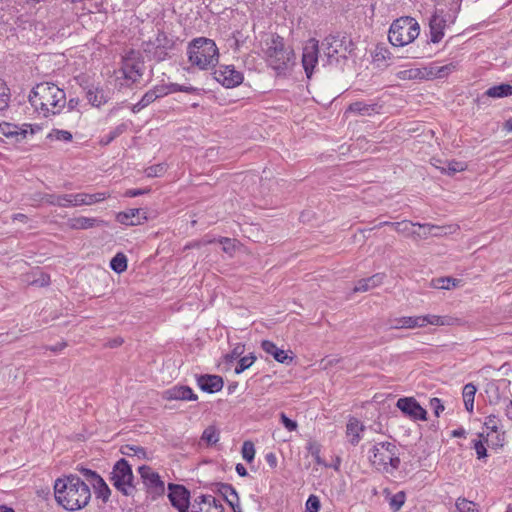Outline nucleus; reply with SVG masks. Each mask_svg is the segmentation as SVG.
Listing matches in <instances>:
<instances>
[{
    "instance_id": "nucleus-1",
    "label": "nucleus",
    "mask_w": 512,
    "mask_h": 512,
    "mask_svg": "<svg viewBox=\"0 0 512 512\" xmlns=\"http://www.w3.org/2000/svg\"><path fill=\"white\" fill-rule=\"evenodd\" d=\"M54 495L56 502L68 511L86 507L91 499L88 484L73 474L55 480Z\"/></svg>"
},
{
    "instance_id": "nucleus-2",
    "label": "nucleus",
    "mask_w": 512,
    "mask_h": 512,
    "mask_svg": "<svg viewBox=\"0 0 512 512\" xmlns=\"http://www.w3.org/2000/svg\"><path fill=\"white\" fill-rule=\"evenodd\" d=\"M29 102L44 117L59 114L67 103L64 90L51 82L37 84L29 94Z\"/></svg>"
},
{
    "instance_id": "nucleus-3",
    "label": "nucleus",
    "mask_w": 512,
    "mask_h": 512,
    "mask_svg": "<svg viewBox=\"0 0 512 512\" xmlns=\"http://www.w3.org/2000/svg\"><path fill=\"white\" fill-rule=\"evenodd\" d=\"M187 54L189 62L201 70L214 67L219 57L215 42L204 37L194 39L188 46Z\"/></svg>"
},
{
    "instance_id": "nucleus-4",
    "label": "nucleus",
    "mask_w": 512,
    "mask_h": 512,
    "mask_svg": "<svg viewBox=\"0 0 512 512\" xmlns=\"http://www.w3.org/2000/svg\"><path fill=\"white\" fill-rule=\"evenodd\" d=\"M371 453L369 461L378 470L388 473L400 466L398 448L391 442L376 443L371 448Z\"/></svg>"
},
{
    "instance_id": "nucleus-5",
    "label": "nucleus",
    "mask_w": 512,
    "mask_h": 512,
    "mask_svg": "<svg viewBox=\"0 0 512 512\" xmlns=\"http://www.w3.org/2000/svg\"><path fill=\"white\" fill-rule=\"evenodd\" d=\"M419 33L420 27L414 18L401 17L391 24L388 39L393 46H405L413 42Z\"/></svg>"
},
{
    "instance_id": "nucleus-6",
    "label": "nucleus",
    "mask_w": 512,
    "mask_h": 512,
    "mask_svg": "<svg viewBox=\"0 0 512 512\" xmlns=\"http://www.w3.org/2000/svg\"><path fill=\"white\" fill-rule=\"evenodd\" d=\"M322 46L329 65L340 64L354 50L351 38L341 34L327 36L323 40Z\"/></svg>"
},
{
    "instance_id": "nucleus-7",
    "label": "nucleus",
    "mask_w": 512,
    "mask_h": 512,
    "mask_svg": "<svg viewBox=\"0 0 512 512\" xmlns=\"http://www.w3.org/2000/svg\"><path fill=\"white\" fill-rule=\"evenodd\" d=\"M266 45V56L269 65L277 71L286 69L294 54L291 49L285 47L283 38L278 35H272L271 39L266 42Z\"/></svg>"
},
{
    "instance_id": "nucleus-8",
    "label": "nucleus",
    "mask_w": 512,
    "mask_h": 512,
    "mask_svg": "<svg viewBox=\"0 0 512 512\" xmlns=\"http://www.w3.org/2000/svg\"><path fill=\"white\" fill-rule=\"evenodd\" d=\"M110 481L125 496H133L136 492L131 465L124 458L114 464Z\"/></svg>"
},
{
    "instance_id": "nucleus-9",
    "label": "nucleus",
    "mask_w": 512,
    "mask_h": 512,
    "mask_svg": "<svg viewBox=\"0 0 512 512\" xmlns=\"http://www.w3.org/2000/svg\"><path fill=\"white\" fill-rule=\"evenodd\" d=\"M146 492L154 500L165 492V484L160 475L150 466L142 465L138 468Z\"/></svg>"
},
{
    "instance_id": "nucleus-10",
    "label": "nucleus",
    "mask_w": 512,
    "mask_h": 512,
    "mask_svg": "<svg viewBox=\"0 0 512 512\" xmlns=\"http://www.w3.org/2000/svg\"><path fill=\"white\" fill-rule=\"evenodd\" d=\"M191 90H194L191 87H183L178 84H172L171 88H168L166 86H156L153 89L146 92L139 102H137L133 108L132 111L134 113H137L141 111L143 108L147 107L149 104L153 103L156 99L163 97L167 95L169 92L172 91H185L190 92Z\"/></svg>"
},
{
    "instance_id": "nucleus-11",
    "label": "nucleus",
    "mask_w": 512,
    "mask_h": 512,
    "mask_svg": "<svg viewBox=\"0 0 512 512\" xmlns=\"http://www.w3.org/2000/svg\"><path fill=\"white\" fill-rule=\"evenodd\" d=\"M485 392L490 405L502 406L511 396L510 382L502 380L499 384L489 383Z\"/></svg>"
},
{
    "instance_id": "nucleus-12",
    "label": "nucleus",
    "mask_w": 512,
    "mask_h": 512,
    "mask_svg": "<svg viewBox=\"0 0 512 512\" xmlns=\"http://www.w3.org/2000/svg\"><path fill=\"white\" fill-rule=\"evenodd\" d=\"M454 20L455 16L452 17L451 15H448L447 17L444 10L437 9L429 21L431 41L433 43L440 42L444 36V29L447 22L453 23Z\"/></svg>"
},
{
    "instance_id": "nucleus-13",
    "label": "nucleus",
    "mask_w": 512,
    "mask_h": 512,
    "mask_svg": "<svg viewBox=\"0 0 512 512\" xmlns=\"http://www.w3.org/2000/svg\"><path fill=\"white\" fill-rule=\"evenodd\" d=\"M214 78L223 86L233 88L242 83L243 74L232 65H220L214 71Z\"/></svg>"
},
{
    "instance_id": "nucleus-14",
    "label": "nucleus",
    "mask_w": 512,
    "mask_h": 512,
    "mask_svg": "<svg viewBox=\"0 0 512 512\" xmlns=\"http://www.w3.org/2000/svg\"><path fill=\"white\" fill-rule=\"evenodd\" d=\"M396 407L401 410L403 414L413 420H426V410L416 401L413 397H404L398 399Z\"/></svg>"
},
{
    "instance_id": "nucleus-15",
    "label": "nucleus",
    "mask_w": 512,
    "mask_h": 512,
    "mask_svg": "<svg viewBox=\"0 0 512 512\" xmlns=\"http://www.w3.org/2000/svg\"><path fill=\"white\" fill-rule=\"evenodd\" d=\"M31 127L29 124H23L22 126H18L9 122H1L0 123V133L9 139L12 143L17 144L21 143L23 140L27 138L29 131L27 128ZM30 134H34V130L31 128Z\"/></svg>"
},
{
    "instance_id": "nucleus-16",
    "label": "nucleus",
    "mask_w": 512,
    "mask_h": 512,
    "mask_svg": "<svg viewBox=\"0 0 512 512\" xmlns=\"http://www.w3.org/2000/svg\"><path fill=\"white\" fill-rule=\"evenodd\" d=\"M169 500L179 512H188L189 508V491L182 485L168 484Z\"/></svg>"
},
{
    "instance_id": "nucleus-17",
    "label": "nucleus",
    "mask_w": 512,
    "mask_h": 512,
    "mask_svg": "<svg viewBox=\"0 0 512 512\" xmlns=\"http://www.w3.org/2000/svg\"><path fill=\"white\" fill-rule=\"evenodd\" d=\"M318 41L310 39L303 48L302 64L308 78H311L316 63L318 62Z\"/></svg>"
},
{
    "instance_id": "nucleus-18",
    "label": "nucleus",
    "mask_w": 512,
    "mask_h": 512,
    "mask_svg": "<svg viewBox=\"0 0 512 512\" xmlns=\"http://www.w3.org/2000/svg\"><path fill=\"white\" fill-rule=\"evenodd\" d=\"M162 397L165 400L196 401L198 399L192 389L189 386L184 385H175L165 390Z\"/></svg>"
},
{
    "instance_id": "nucleus-19",
    "label": "nucleus",
    "mask_w": 512,
    "mask_h": 512,
    "mask_svg": "<svg viewBox=\"0 0 512 512\" xmlns=\"http://www.w3.org/2000/svg\"><path fill=\"white\" fill-rule=\"evenodd\" d=\"M116 219L123 225L136 226L147 220V217L146 212L143 209L134 208L118 213Z\"/></svg>"
},
{
    "instance_id": "nucleus-20",
    "label": "nucleus",
    "mask_w": 512,
    "mask_h": 512,
    "mask_svg": "<svg viewBox=\"0 0 512 512\" xmlns=\"http://www.w3.org/2000/svg\"><path fill=\"white\" fill-rule=\"evenodd\" d=\"M201 390L207 393H216L223 388V379L217 375H201L197 379Z\"/></svg>"
},
{
    "instance_id": "nucleus-21",
    "label": "nucleus",
    "mask_w": 512,
    "mask_h": 512,
    "mask_svg": "<svg viewBox=\"0 0 512 512\" xmlns=\"http://www.w3.org/2000/svg\"><path fill=\"white\" fill-rule=\"evenodd\" d=\"M122 73L125 79L136 82L143 74V63L126 58L123 61Z\"/></svg>"
},
{
    "instance_id": "nucleus-22",
    "label": "nucleus",
    "mask_w": 512,
    "mask_h": 512,
    "mask_svg": "<svg viewBox=\"0 0 512 512\" xmlns=\"http://www.w3.org/2000/svg\"><path fill=\"white\" fill-rule=\"evenodd\" d=\"M421 328L427 325L434 326H453L459 323V319L452 316L424 315L420 316Z\"/></svg>"
},
{
    "instance_id": "nucleus-23",
    "label": "nucleus",
    "mask_w": 512,
    "mask_h": 512,
    "mask_svg": "<svg viewBox=\"0 0 512 512\" xmlns=\"http://www.w3.org/2000/svg\"><path fill=\"white\" fill-rule=\"evenodd\" d=\"M364 430L365 426L357 418L351 417L346 425V435L349 443L357 445L361 440V433Z\"/></svg>"
},
{
    "instance_id": "nucleus-24",
    "label": "nucleus",
    "mask_w": 512,
    "mask_h": 512,
    "mask_svg": "<svg viewBox=\"0 0 512 512\" xmlns=\"http://www.w3.org/2000/svg\"><path fill=\"white\" fill-rule=\"evenodd\" d=\"M261 347L267 354L273 356V358L280 363L288 364L293 359L286 351L278 348L272 341H262Z\"/></svg>"
},
{
    "instance_id": "nucleus-25",
    "label": "nucleus",
    "mask_w": 512,
    "mask_h": 512,
    "mask_svg": "<svg viewBox=\"0 0 512 512\" xmlns=\"http://www.w3.org/2000/svg\"><path fill=\"white\" fill-rule=\"evenodd\" d=\"M219 492L225 498L227 503L230 505L233 512H242L240 503H239L238 493L232 485L221 484V486L219 488Z\"/></svg>"
},
{
    "instance_id": "nucleus-26",
    "label": "nucleus",
    "mask_w": 512,
    "mask_h": 512,
    "mask_svg": "<svg viewBox=\"0 0 512 512\" xmlns=\"http://www.w3.org/2000/svg\"><path fill=\"white\" fill-rule=\"evenodd\" d=\"M391 329L421 328L420 316H403L391 320Z\"/></svg>"
},
{
    "instance_id": "nucleus-27",
    "label": "nucleus",
    "mask_w": 512,
    "mask_h": 512,
    "mask_svg": "<svg viewBox=\"0 0 512 512\" xmlns=\"http://www.w3.org/2000/svg\"><path fill=\"white\" fill-rule=\"evenodd\" d=\"M384 279V274L377 273L369 278L359 280L355 287V292H366L374 287L379 286Z\"/></svg>"
},
{
    "instance_id": "nucleus-28",
    "label": "nucleus",
    "mask_w": 512,
    "mask_h": 512,
    "mask_svg": "<svg viewBox=\"0 0 512 512\" xmlns=\"http://www.w3.org/2000/svg\"><path fill=\"white\" fill-rule=\"evenodd\" d=\"M197 505H204L208 512H224V507L212 495H201L195 499Z\"/></svg>"
},
{
    "instance_id": "nucleus-29",
    "label": "nucleus",
    "mask_w": 512,
    "mask_h": 512,
    "mask_svg": "<svg viewBox=\"0 0 512 512\" xmlns=\"http://www.w3.org/2000/svg\"><path fill=\"white\" fill-rule=\"evenodd\" d=\"M512 95V85L502 83L500 85H495L490 87L486 90L484 93V96L491 97V98H503L508 97Z\"/></svg>"
},
{
    "instance_id": "nucleus-30",
    "label": "nucleus",
    "mask_w": 512,
    "mask_h": 512,
    "mask_svg": "<svg viewBox=\"0 0 512 512\" xmlns=\"http://www.w3.org/2000/svg\"><path fill=\"white\" fill-rule=\"evenodd\" d=\"M86 97L88 102L95 107H100L105 104L108 100L107 95L104 93L102 89L99 88H90L86 92Z\"/></svg>"
},
{
    "instance_id": "nucleus-31",
    "label": "nucleus",
    "mask_w": 512,
    "mask_h": 512,
    "mask_svg": "<svg viewBox=\"0 0 512 512\" xmlns=\"http://www.w3.org/2000/svg\"><path fill=\"white\" fill-rule=\"evenodd\" d=\"M348 111L363 116H369L372 113L377 112V106L375 104H366L364 102L357 101L349 105Z\"/></svg>"
},
{
    "instance_id": "nucleus-32",
    "label": "nucleus",
    "mask_w": 512,
    "mask_h": 512,
    "mask_svg": "<svg viewBox=\"0 0 512 512\" xmlns=\"http://www.w3.org/2000/svg\"><path fill=\"white\" fill-rule=\"evenodd\" d=\"M102 223V220H98L96 218L80 216L73 218L71 220V227L73 229H88L94 227L95 225H100Z\"/></svg>"
},
{
    "instance_id": "nucleus-33",
    "label": "nucleus",
    "mask_w": 512,
    "mask_h": 512,
    "mask_svg": "<svg viewBox=\"0 0 512 512\" xmlns=\"http://www.w3.org/2000/svg\"><path fill=\"white\" fill-rule=\"evenodd\" d=\"M121 454L127 457H137L138 459H147V452L145 448L137 445L126 444L120 448Z\"/></svg>"
},
{
    "instance_id": "nucleus-34",
    "label": "nucleus",
    "mask_w": 512,
    "mask_h": 512,
    "mask_svg": "<svg viewBox=\"0 0 512 512\" xmlns=\"http://www.w3.org/2000/svg\"><path fill=\"white\" fill-rule=\"evenodd\" d=\"M92 486L95 490L97 498H101L103 502L106 503L111 495V490L104 479L100 476L98 479H96Z\"/></svg>"
},
{
    "instance_id": "nucleus-35",
    "label": "nucleus",
    "mask_w": 512,
    "mask_h": 512,
    "mask_svg": "<svg viewBox=\"0 0 512 512\" xmlns=\"http://www.w3.org/2000/svg\"><path fill=\"white\" fill-rule=\"evenodd\" d=\"M460 280L452 278V277H440L436 279H432L430 286L435 289H446L449 290L453 287L458 286Z\"/></svg>"
},
{
    "instance_id": "nucleus-36",
    "label": "nucleus",
    "mask_w": 512,
    "mask_h": 512,
    "mask_svg": "<svg viewBox=\"0 0 512 512\" xmlns=\"http://www.w3.org/2000/svg\"><path fill=\"white\" fill-rule=\"evenodd\" d=\"M173 40L168 38V36L164 32H159L155 41L154 45L156 49H160V54H166V50H169L173 47Z\"/></svg>"
},
{
    "instance_id": "nucleus-37",
    "label": "nucleus",
    "mask_w": 512,
    "mask_h": 512,
    "mask_svg": "<svg viewBox=\"0 0 512 512\" xmlns=\"http://www.w3.org/2000/svg\"><path fill=\"white\" fill-rule=\"evenodd\" d=\"M110 267L116 273H122L127 269V258L123 253H117L110 261Z\"/></svg>"
},
{
    "instance_id": "nucleus-38",
    "label": "nucleus",
    "mask_w": 512,
    "mask_h": 512,
    "mask_svg": "<svg viewBox=\"0 0 512 512\" xmlns=\"http://www.w3.org/2000/svg\"><path fill=\"white\" fill-rule=\"evenodd\" d=\"M418 227L424 229V237L427 235L441 236L448 233L447 227L444 226H437L433 224H418Z\"/></svg>"
},
{
    "instance_id": "nucleus-39",
    "label": "nucleus",
    "mask_w": 512,
    "mask_h": 512,
    "mask_svg": "<svg viewBox=\"0 0 512 512\" xmlns=\"http://www.w3.org/2000/svg\"><path fill=\"white\" fill-rule=\"evenodd\" d=\"M406 494L404 491H399L389 498V506L393 512H398L404 505Z\"/></svg>"
},
{
    "instance_id": "nucleus-40",
    "label": "nucleus",
    "mask_w": 512,
    "mask_h": 512,
    "mask_svg": "<svg viewBox=\"0 0 512 512\" xmlns=\"http://www.w3.org/2000/svg\"><path fill=\"white\" fill-rule=\"evenodd\" d=\"M126 128H127V126L124 123L118 125L112 131H110L107 135L103 136L100 140V143L102 145L110 144L114 139H116L121 134H123L125 132Z\"/></svg>"
},
{
    "instance_id": "nucleus-41",
    "label": "nucleus",
    "mask_w": 512,
    "mask_h": 512,
    "mask_svg": "<svg viewBox=\"0 0 512 512\" xmlns=\"http://www.w3.org/2000/svg\"><path fill=\"white\" fill-rule=\"evenodd\" d=\"M419 223H412L409 221H401L391 223V227L398 233H402L404 235H414L415 232L411 230L412 226H418Z\"/></svg>"
},
{
    "instance_id": "nucleus-42",
    "label": "nucleus",
    "mask_w": 512,
    "mask_h": 512,
    "mask_svg": "<svg viewBox=\"0 0 512 512\" xmlns=\"http://www.w3.org/2000/svg\"><path fill=\"white\" fill-rule=\"evenodd\" d=\"M458 512H477V505L466 498H458L455 503Z\"/></svg>"
},
{
    "instance_id": "nucleus-43",
    "label": "nucleus",
    "mask_w": 512,
    "mask_h": 512,
    "mask_svg": "<svg viewBox=\"0 0 512 512\" xmlns=\"http://www.w3.org/2000/svg\"><path fill=\"white\" fill-rule=\"evenodd\" d=\"M201 439L208 445H213L219 441V433L214 426H209L203 431Z\"/></svg>"
},
{
    "instance_id": "nucleus-44",
    "label": "nucleus",
    "mask_w": 512,
    "mask_h": 512,
    "mask_svg": "<svg viewBox=\"0 0 512 512\" xmlns=\"http://www.w3.org/2000/svg\"><path fill=\"white\" fill-rule=\"evenodd\" d=\"M108 197L109 194L106 192H98L95 194L83 193V202L84 205H92L104 201Z\"/></svg>"
},
{
    "instance_id": "nucleus-45",
    "label": "nucleus",
    "mask_w": 512,
    "mask_h": 512,
    "mask_svg": "<svg viewBox=\"0 0 512 512\" xmlns=\"http://www.w3.org/2000/svg\"><path fill=\"white\" fill-rule=\"evenodd\" d=\"M47 138L50 140L70 142L72 140V134L67 130L53 129Z\"/></svg>"
},
{
    "instance_id": "nucleus-46",
    "label": "nucleus",
    "mask_w": 512,
    "mask_h": 512,
    "mask_svg": "<svg viewBox=\"0 0 512 512\" xmlns=\"http://www.w3.org/2000/svg\"><path fill=\"white\" fill-rule=\"evenodd\" d=\"M242 457L247 462H252L255 457V447L251 441H245L242 445Z\"/></svg>"
},
{
    "instance_id": "nucleus-47",
    "label": "nucleus",
    "mask_w": 512,
    "mask_h": 512,
    "mask_svg": "<svg viewBox=\"0 0 512 512\" xmlns=\"http://www.w3.org/2000/svg\"><path fill=\"white\" fill-rule=\"evenodd\" d=\"M255 360H256V357L252 356V355L244 356V357L240 358V360L238 361V363L235 367V373L236 374L242 373L244 370L249 368L254 363Z\"/></svg>"
},
{
    "instance_id": "nucleus-48",
    "label": "nucleus",
    "mask_w": 512,
    "mask_h": 512,
    "mask_svg": "<svg viewBox=\"0 0 512 512\" xmlns=\"http://www.w3.org/2000/svg\"><path fill=\"white\" fill-rule=\"evenodd\" d=\"M398 77L400 79H403V80H406V79H416V78H422L423 77V73L420 69H407V70H403V71H400L398 73Z\"/></svg>"
},
{
    "instance_id": "nucleus-49",
    "label": "nucleus",
    "mask_w": 512,
    "mask_h": 512,
    "mask_svg": "<svg viewBox=\"0 0 512 512\" xmlns=\"http://www.w3.org/2000/svg\"><path fill=\"white\" fill-rule=\"evenodd\" d=\"M9 99V88L4 83H0V111L8 107Z\"/></svg>"
},
{
    "instance_id": "nucleus-50",
    "label": "nucleus",
    "mask_w": 512,
    "mask_h": 512,
    "mask_svg": "<svg viewBox=\"0 0 512 512\" xmlns=\"http://www.w3.org/2000/svg\"><path fill=\"white\" fill-rule=\"evenodd\" d=\"M77 470L83 475V477L92 485L96 479L100 477L95 471L85 468L83 466L78 467Z\"/></svg>"
},
{
    "instance_id": "nucleus-51",
    "label": "nucleus",
    "mask_w": 512,
    "mask_h": 512,
    "mask_svg": "<svg viewBox=\"0 0 512 512\" xmlns=\"http://www.w3.org/2000/svg\"><path fill=\"white\" fill-rule=\"evenodd\" d=\"M466 169V164L464 162L451 161L448 163L447 168L444 169L445 172L452 175L456 172H460Z\"/></svg>"
},
{
    "instance_id": "nucleus-52",
    "label": "nucleus",
    "mask_w": 512,
    "mask_h": 512,
    "mask_svg": "<svg viewBox=\"0 0 512 512\" xmlns=\"http://www.w3.org/2000/svg\"><path fill=\"white\" fill-rule=\"evenodd\" d=\"M320 509V501L317 496L310 495L306 501L307 512H318Z\"/></svg>"
},
{
    "instance_id": "nucleus-53",
    "label": "nucleus",
    "mask_w": 512,
    "mask_h": 512,
    "mask_svg": "<svg viewBox=\"0 0 512 512\" xmlns=\"http://www.w3.org/2000/svg\"><path fill=\"white\" fill-rule=\"evenodd\" d=\"M165 171V167L161 164L153 165L145 169V174L147 177H158L161 176Z\"/></svg>"
},
{
    "instance_id": "nucleus-54",
    "label": "nucleus",
    "mask_w": 512,
    "mask_h": 512,
    "mask_svg": "<svg viewBox=\"0 0 512 512\" xmlns=\"http://www.w3.org/2000/svg\"><path fill=\"white\" fill-rule=\"evenodd\" d=\"M219 242H220V244H222V249L225 253H229L230 255L233 254V252L235 250L234 240H232L230 238L223 237V238L219 239Z\"/></svg>"
},
{
    "instance_id": "nucleus-55",
    "label": "nucleus",
    "mask_w": 512,
    "mask_h": 512,
    "mask_svg": "<svg viewBox=\"0 0 512 512\" xmlns=\"http://www.w3.org/2000/svg\"><path fill=\"white\" fill-rule=\"evenodd\" d=\"M473 448L476 451L478 459L485 458L487 456V449L481 440L473 441Z\"/></svg>"
},
{
    "instance_id": "nucleus-56",
    "label": "nucleus",
    "mask_w": 512,
    "mask_h": 512,
    "mask_svg": "<svg viewBox=\"0 0 512 512\" xmlns=\"http://www.w3.org/2000/svg\"><path fill=\"white\" fill-rule=\"evenodd\" d=\"M476 387L472 383H468L463 388V400H474Z\"/></svg>"
},
{
    "instance_id": "nucleus-57",
    "label": "nucleus",
    "mask_w": 512,
    "mask_h": 512,
    "mask_svg": "<svg viewBox=\"0 0 512 512\" xmlns=\"http://www.w3.org/2000/svg\"><path fill=\"white\" fill-rule=\"evenodd\" d=\"M498 422H499V420H498L497 416L492 414L486 418V421L484 424L487 429L491 430L492 432H497L498 431Z\"/></svg>"
},
{
    "instance_id": "nucleus-58",
    "label": "nucleus",
    "mask_w": 512,
    "mask_h": 512,
    "mask_svg": "<svg viewBox=\"0 0 512 512\" xmlns=\"http://www.w3.org/2000/svg\"><path fill=\"white\" fill-rule=\"evenodd\" d=\"M280 419H281L282 424L288 431H295L297 429L298 425H297L296 421L291 420L284 413L280 414Z\"/></svg>"
},
{
    "instance_id": "nucleus-59",
    "label": "nucleus",
    "mask_w": 512,
    "mask_h": 512,
    "mask_svg": "<svg viewBox=\"0 0 512 512\" xmlns=\"http://www.w3.org/2000/svg\"><path fill=\"white\" fill-rule=\"evenodd\" d=\"M430 407L434 410V414L437 417L444 410V406L439 398H432L430 400Z\"/></svg>"
},
{
    "instance_id": "nucleus-60",
    "label": "nucleus",
    "mask_w": 512,
    "mask_h": 512,
    "mask_svg": "<svg viewBox=\"0 0 512 512\" xmlns=\"http://www.w3.org/2000/svg\"><path fill=\"white\" fill-rule=\"evenodd\" d=\"M31 283L40 287L47 286L50 283V276L45 273H40L39 277L34 279Z\"/></svg>"
},
{
    "instance_id": "nucleus-61",
    "label": "nucleus",
    "mask_w": 512,
    "mask_h": 512,
    "mask_svg": "<svg viewBox=\"0 0 512 512\" xmlns=\"http://www.w3.org/2000/svg\"><path fill=\"white\" fill-rule=\"evenodd\" d=\"M69 198H71V207H77L84 205L83 202V193H75L69 194Z\"/></svg>"
},
{
    "instance_id": "nucleus-62",
    "label": "nucleus",
    "mask_w": 512,
    "mask_h": 512,
    "mask_svg": "<svg viewBox=\"0 0 512 512\" xmlns=\"http://www.w3.org/2000/svg\"><path fill=\"white\" fill-rule=\"evenodd\" d=\"M151 190L150 188H144V189H129L125 192V196L127 197H137L140 195H144L149 193Z\"/></svg>"
},
{
    "instance_id": "nucleus-63",
    "label": "nucleus",
    "mask_w": 512,
    "mask_h": 512,
    "mask_svg": "<svg viewBox=\"0 0 512 512\" xmlns=\"http://www.w3.org/2000/svg\"><path fill=\"white\" fill-rule=\"evenodd\" d=\"M58 201L61 203L59 207L68 208L71 207V198H69V194H62L58 196Z\"/></svg>"
},
{
    "instance_id": "nucleus-64",
    "label": "nucleus",
    "mask_w": 512,
    "mask_h": 512,
    "mask_svg": "<svg viewBox=\"0 0 512 512\" xmlns=\"http://www.w3.org/2000/svg\"><path fill=\"white\" fill-rule=\"evenodd\" d=\"M505 415L509 420H512V399L509 397L507 401L502 405Z\"/></svg>"
}]
</instances>
